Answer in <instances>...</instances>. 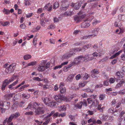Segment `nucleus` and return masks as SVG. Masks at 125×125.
<instances>
[{"instance_id":"f257e3e1","label":"nucleus","mask_w":125,"mask_h":125,"mask_svg":"<svg viewBox=\"0 0 125 125\" xmlns=\"http://www.w3.org/2000/svg\"><path fill=\"white\" fill-rule=\"evenodd\" d=\"M33 104L32 102H31L26 109L30 108L32 110V109L34 108L35 110V112L36 114L38 115L42 114L44 113V110L43 108H41L40 106H39L38 104L36 103H34L33 105H32Z\"/></svg>"},{"instance_id":"f03ea898","label":"nucleus","mask_w":125,"mask_h":125,"mask_svg":"<svg viewBox=\"0 0 125 125\" xmlns=\"http://www.w3.org/2000/svg\"><path fill=\"white\" fill-rule=\"evenodd\" d=\"M42 99L44 103L50 107H55L57 104V103L52 97H43Z\"/></svg>"},{"instance_id":"7ed1b4c3","label":"nucleus","mask_w":125,"mask_h":125,"mask_svg":"<svg viewBox=\"0 0 125 125\" xmlns=\"http://www.w3.org/2000/svg\"><path fill=\"white\" fill-rule=\"evenodd\" d=\"M76 96L75 95H71V96H68L66 98L62 95H61L60 94L56 95L54 97L55 100L57 102L60 103L62 100L66 102H69L70 101L72 98Z\"/></svg>"},{"instance_id":"20e7f679","label":"nucleus","mask_w":125,"mask_h":125,"mask_svg":"<svg viewBox=\"0 0 125 125\" xmlns=\"http://www.w3.org/2000/svg\"><path fill=\"white\" fill-rule=\"evenodd\" d=\"M79 16H76L74 18L75 21L77 23H78L83 21L86 17V15L82 11H80L78 13Z\"/></svg>"},{"instance_id":"39448f33","label":"nucleus","mask_w":125,"mask_h":125,"mask_svg":"<svg viewBox=\"0 0 125 125\" xmlns=\"http://www.w3.org/2000/svg\"><path fill=\"white\" fill-rule=\"evenodd\" d=\"M61 3V10H66L67 9L69 5L68 0H63Z\"/></svg>"},{"instance_id":"423d86ee","label":"nucleus","mask_w":125,"mask_h":125,"mask_svg":"<svg viewBox=\"0 0 125 125\" xmlns=\"http://www.w3.org/2000/svg\"><path fill=\"white\" fill-rule=\"evenodd\" d=\"M16 65L15 63H12L6 69L5 72L8 73H10L13 72L15 69Z\"/></svg>"},{"instance_id":"0eeeda50","label":"nucleus","mask_w":125,"mask_h":125,"mask_svg":"<svg viewBox=\"0 0 125 125\" xmlns=\"http://www.w3.org/2000/svg\"><path fill=\"white\" fill-rule=\"evenodd\" d=\"M124 75L123 73L121 71H119L117 72L115 74V76L117 77L116 78L118 80L121 81L123 80V78L124 76L123 75Z\"/></svg>"},{"instance_id":"6e6552de","label":"nucleus","mask_w":125,"mask_h":125,"mask_svg":"<svg viewBox=\"0 0 125 125\" xmlns=\"http://www.w3.org/2000/svg\"><path fill=\"white\" fill-rule=\"evenodd\" d=\"M73 55V53H72L71 51L69 52L65 53L62 56L61 58L62 60L64 59H68Z\"/></svg>"},{"instance_id":"1a4fd4ad","label":"nucleus","mask_w":125,"mask_h":125,"mask_svg":"<svg viewBox=\"0 0 125 125\" xmlns=\"http://www.w3.org/2000/svg\"><path fill=\"white\" fill-rule=\"evenodd\" d=\"M85 48H77L71 50L72 53H73V55L75 54L74 52H78L80 51H85Z\"/></svg>"},{"instance_id":"9d476101","label":"nucleus","mask_w":125,"mask_h":125,"mask_svg":"<svg viewBox=\"0 0 125 125\" xmlns=\"http://www.w3.org/2000/svg\"><path fill=\"white\" fill-rule=\"evenodd\" d=\"M98 32L96 30H93L91 31L92 34L87 36H86L87 38H90L95 36L96 35V34Z\"/></svg>"},{"instance_id":"9b49d317","label":"nucleus","mask_w":125,"mask_h":125,"mask_svg":"<svg viewBox=\"0 0 125 125\" xmlns=\"http://www.w3.org/2000/svg\"><path fill=\"white\" fill-rule=\"evenodd\" d=\"M92 74L91 76L93 78H95L97 77L96 75L97 74L99 73V71L97 69H94L92 70L91 72Z\"/></svg>"},{"instance_id":"f8f14e48","label":"nucleus","mask_w":125,"mask_h":125,"mask_svg":"<svg viewBox=\"0 0 125 125\" xmlns=\"http://www.w3.org/2000/svg\"><path fill=\"white\" fill-rule=\"evenodd\" d=\"M52 5L49 3L46 4L44 8V9H46L48 11H51L52 9Z\"/></svg>"},{"instance_id":"ddd939ff","label":"nucleus","mask_w":125,"mask_h":125,"mask_svg":"<svg viewBox=\"0 0 125 125\" xmlns=\"http://www.w3.org/2000/svg\"><path fill=\"white\" fill-rule=\"evenodd\" d=\"M18 80L17 79L16 81L13 82L12 83L9 85H8V88L9 89H10L11 90H12L14 89V87H13L18 83Z\"/></svg>"},{"instance_id":"4468645a","label":"nucleus","mask_w":125,"mask_h":125,"mask_svg":"<svg viewBox=\"0 0 125 125\" xmlns=\"http://www.w3.org/2000/svg\"><path fill=\"white\" fill-rule=\"evenodd\" d=\"M125 80H122L121 81L117 83L116 84L115 88L116 89L120 88V87L122 86L123 84L125 83Z\"/></svg>"},{"instance_id":"2eb2a0df","label":"nucleus","mask_w":125,"mask_h":125,"mask_svg":"<svg viewBox=\"0 0 125 125\" xmlns=\"http://www.w3.org/2000/svg\"><path fill=\"white\" fill-rule=\"evenodd\" d=\"M90 98L87 99V101L89 103H92L93 100L92 99H95L96 97V95L94 94L90 96Z\"/></svg>"},{"instance_id":"dca6fc26","label":"nucleus","mask_w":125,"mask_h":125,"mask_svg":"<svg viewBox=\"0 0 125 125\" xmlns=\"http://www.w3.org/2000/svg\"><path fill=\"white\" fill-rule=\"evenodd\" d=\"M75 65L73 62H72L70 64L68 65L67 66H66L64 67L63 69V71L65 72H67L68 70V69L73 66Z\"/></svg>"},{"instance_id":"f3484780","label":"nucleus","mask_w":125,"mask_h":125,"mask_svg":"<svg viewBox=\"0 0 125 125\" xmlns=\"http://www.w3.org/2000/svg\"><path fill=\"white\" fill-rule=\"evenodd\" d=\"M4 105V103L3 101H0V112L2 113L4 112L5 111V109H3L2 107Z\"/></svg>"},{"instance_id":"a211bd4d","label":"nucleus","mask_w":125,"mask_h":125,"mask_svg":"<svg viewBox=\"0 0 125 125\" xmlns=\"http://www.w3.org/2000/svg\"><path fill=\"white\" fill-rule=\"evenodd\" d=\"M45 69V67L44 65H39L37 68L38 70L40 72L44 71Z\"/></svg>"},{"instance_id":"6ab92c4d","label":"nucleus","mask_w":125,"mask_h":125,"mask_svg":"<svg viewBox=\"0 0 125 125\" xmlns=\"http://www.w3.org/2000/svg\"><path fill=\"white\" fill-rule=\"evenodd\" d=\"M90 25L89 21H87L86 22L83 23L82 24L81 27L82 28H87Z\"/></svg>"},{"instance_id":"aec40b11","label":"nucleus","mask_w":125,"mask_h":125,"mask_svg":"<svg viewBox=\"0 0 125 125\" xmlns=\"http://www.w3.org/2000/svg\"><path fill=\"white\" fill-rule=\"evenodd\" d=\"M123 51L122 50H121L118 52H117L116 53L112 55L110 58V59H112L114 58H115L117 56L119 55Z\"/></svg>"},{"instance_id":"412c9836","label":"nucleus","mask_w":125,"mask_h":125,"mask_svg":"<svg viewBox=\"0 0 125 125\" xmlns=\"http://www.w3.org/2000/svg\"><path fill=\"white\" fill-rule=\"evenodd\" d=\"M72 5L74 7L75 9H78L80 7L81 5L79 3H76L74 4L72 3Z\"/></svg>"},{"instance_id":"4be33fe9","label":"nucleus","mask_w":125,"mask_h":125,"mask_svg":"<svg viewBox=\"0 0 125 125\" xmlns=\"http://www.w3.org/2000/svg\"><path fill=\"white\" fill-rule=\"evenodd\" d=\"M118 18L119 20L123 21H125V15L122 14L118 15Z\"/></svg>"},{"instance_id":"5701e85b","label":"nucleus","mask_w":125,"mask_h":125,"mask_svg":"<svg viewBox=\"0 0 125 125\" xmlns=\"http://www.w3.org/2000/svg\"><path fill=\"white\" fill-rule=\"evenodd\" d=\"M75 75L73 74H72L70 75L67 77V80L68 81L71 82L73 80Z\"/></svg>"},{"instance_id":"b1692460","label":"nucleus","mask_w":125,"mask_h":125,"mask_svg":"<svg viewBox=\"0 0 125 125\" xmlns=\"http://www.w3.org/2000/svg\"><path fill=\"white\" fill-rule=\"evenodd\" d=\"M40 28V26L38 25L36 28H33L31 30V31L32 32H37L39 30Z\"/></svg>"},{"instance_id":"393cba45","label":"nucleus","mask_w":125,"mask_h":125,"mask_svg":"<svg viewBox=\"0 0 125 125\" xmlns=\"http://www.w3.org/2000/svg\"><path fill=\"white\" fill-rule=\"evenodd\" d=\"M83 103L82 102H80L76 104H75V107L76 108H78L79 109L81 108Z\"/></svg>"},{"instance_id":"a878e982","label":"nucleus","mask_w":125,"mask_h":125,"mask_svg":"<svg viewBox=\"0 0 125 125\" xmlns=\"http://www.w3.org/2000/svg\"><path fill=\"white\" fill-rule=\"evenodd\" d=\"M121 103L125 104V98L123 99L121 101L119 102L118 104H117L116 105V108H118L120 105Z\"/></svg>"},{"instance_id":"bb28decb","label":"nucleus","mask_w":125,"mask_h":125,"mask_svg":"<svg viewBox=\"0 0 125 125\" xmlns=\"http://www.w3.org/2000/svg\"><path fill=\"white\" fill-rule=\"evenodd\" d=\"M60 92L62 94H65L66 92V90L65 88H60Z\"/></svg>"},{"instance_id":"cd10ccee","label":"nucleus","mask_w":125,"mask_h":125,"mask_svg":"<svg viewBox=\"0 0 125 125\" xmlns=\"http://www.w3.org/2000/svg\"><path fill=\"white\" fill-rule=\"evenodd\" d=\"M31 56L29 54H27L23 56L24 59L25 60H28L31 58Z\"/></svg>"},{"instance_id":"c85d7f7f","label":"nucleus","mask_w":125,"mask_h":125,"mask_svg":"<svg viewBox=\"0 0 125 125\" xmlns=\"http://www.w3.org/2000/svg\"><path fill=\"white\" fill-rule=\"evenodd\" d=\"M56 28V26L55 24H52L48 26L47 28L48 29H53Z\"/></svg>"},{"instance_id":"c756f323","label":"nucleus","mask_w":125,"mask_h":125,"mask_svg":"<svg viewBox=\"0 0 125 125\" xmlns=\"http://www.w3.org/2000/svg\"><path fill=\"white\" fill-rule=\"evenodd\" d=\"M14 95V94H6L5 95V97L6 98L7 100H8L10 98L12 97Z\"/></svg>"},{"instance_id":"7c9ffc66","label":"nucleus","mask_w":125,"mask_h":125,"mask_svg":"<svg viewBox=\"0 0 125 125\" xmlns=\"http://www.w3.org/2000/svg\"><path fill=\"white\" fill-rule=\"evenodd\" d=\"M59 3L57 2H55L53 6V9H55L58 8L59 6Z\"/></svg>"},{"instance_id":"2f4dec72","label":"nucleus","mask_w":125,"mask_h":125,"mask_svg":"<svg viewBox=\"0 0 125 125\" xmlns=\"http://www.w3.org/2000/svg\"><path fill=\"white\" fill-rule=\"evenodd\" d=\"M59 109L60 111H65L66 110V107L64 105H63L59 107Z\"/></svg>"},{"instance_id":"473e14b6","label":"nucleus","mask_w":125,"mask_h":125,"mask_svg":"<svg viewBox=\"0 0 125 125\" xmlns=\"http://www.w3.org/2000/svg\"><path fill=\"white\" fill-rule=\"evenodd\" d=\"M104 108V106H102L101 104L99 105L98 107V109L100 112H102Z\"/></svg>"},{"instance_id":"72a5a7b5","label":"nucleus","mask_w":125,"mask_h":125,"mask_svg":"<svg viewBox=\"0 0 125 125\" xmlns=\"http://www.w3.org/2000/svg\"><path fill=\"white\" fill-rule=\"evenodd\" d=\"M37 63L36 61H34L30 62L26 66V67L31 66H33L35 65Z\"/></svg>"},{"instance_id":"f704fd0d","label":"nucleus","mask_w":125,"mask_h":125,"mask_svg":"<svg viewBox=\"0 0 125 125\" xmlns=\"http://www.w3.org/2000/svg\"><path fill=\"white\" fill-rule=\"evenodd\" d=\"M77 59L79 60L80 62L84 61L83 56H80L77 57Z\"/></svg>"},{"instance_id":"c9c22d12","label":"nucleus","mask_w":125,"mask_h":125,"mask_svg":"<svg viewBox=\"0 0 125 125\" xmlns=\"http://www.w3.org/2000/svg\"><path fill=\"white\" fill-rule=\"evenodd\" d=\"M86 83V81L81 82L79 83V86L80 87H83L85 85Z\"/></svg>"},{"instance_id":"e433bc0d","label":"nucleus","mask_w":125,"mask_h":125,"mask_svg":"<svg viewBox=\"0 0 125 125\" xmlns=\"http://www.w3.org/2000/svg\"><path fill=\"white\" fill-rule=\"evenodd\" d=\"M125 112L124 111H122L120 112H119V117L120 118V120L119 121H121L123 119L121 117L125 114Z\"/></svg>"},{"instance_id":"4c0bfd02","label":"nucleus","mask_w":125,"mask_h":125,"mask_svg":"<svg viewBox=\"0 0 125 125\" xmlns=\"http://www.w3.org/2000/svg\"><path fill=\"white\" fill-rule=\"evenodd\" d=\"M85 90L86 92L90 93H93L94 91L93 89L88 88H86ZM85 90V89L83 90V91Z\"/></svg>"},{"instance_id":"58836bf2","label":"nucleus","mask_w":125,"mask_h":125,"mask_svg":"<svg viewBox=\"0 0 125 125\" xmlns=\"http://www.w3.org/2000/svg\"><path fill=\"white\" fill-rule=\"evenodd\" d=\"M84 44V42L82 41L75 43L74 44V45L75 46H81Z\"/></svg>"},{"instance_id":"ea45409f","label":"nucleus","mask_w":125,"mask_h":125,"mask_svg":"<svg viewBox=\"0 0 125 125\" xmlns=\"http://www.w3.org/2000/svg\"><path fill=\"white\" fill-rule=\"evenodd\" d=\"M108 59V57H106L102 58V59L100 60L99 61V62H106Z\"/></svg>"},{"instance_id":"a19ab883","label":"nucleus","mask_w":125,"mask_h":125,"mask_svg":"<svg viewBox=\"0 0 125 125\" xmlns=\"http://www.w3.org/2000/svg\"><path fill=\"white\" fill-rule=\"evenodd\" d=\"M91 122H92L93 124H95L96 122V121L95 119L92 118L90 119L88 121V123H89Z\"/></svg>"},{"instance_id":"79ce46f5","label":"nucleus","mask_w":125,"mask_h":125,"mask_svg":"<svg viewBox=\"0 0 125 125\" xmlns=\"http://www.w3.org/2000/svg\"><path fill=\"white\" fill-rule=\"evenodd\" d=\"M105 97V94H101L99 96V98L100 100H103Z\"/></svg>"},{"instance_id":"37998d69","label":"nucleus","mask_w":125,"mask_h":125,"mask_svg":"<svg viewBox=\"0 0 125 125\" xmlns=\"http://www.w3.org/2000/svg\"><path fill=\"white\" fill-rule=\"evenodd\" d=\"M13 116V115H12L11 114L9 118H8L7 121V122L8 123L12 121L13 119L14 118Z\"/></svg>"},{"instance_id":"c03bdc74","label":"nucleus","mask_w":125,"mask_h":125,"mask_svg":"<svg viewBox=\"0 0 125 125\" xmlns=\"http://www.w3.org/2000/svg\"><path fill=\"white\" fill-rule=\"evenodd\" d=\"M92 55L93 56L96 57H100L101 56V55L96 52H94L92 53Z\"/></svg>"},{"instance_id":"a18cd8bd","label":"nucleus","mask_w":125,"mask_h":125,"mask_svg":"<svg viewBox=\"0 0 125 125\" xmlns=\"http://www.w3.org/2000/svg\"><path fill=\"white\" fill-rule=\"evenodd\" d=\"M92 103L93 105H96L98 104H99L98 101L96 99L94 100V101H93Z\"/></svg>"},{"instance_id":"49530a36","label":"nucleus","mask_w":125,"mask_h":125,"mask_svg":"<svg viewBox=\"0 0 125 125\" xmlns=\"http://www.w3.org/2000/svg\"><path fill=\"white\" fill-rule=\"evenodd\" d=\"M49 42L51 44H55V40L53 38H51L49 39Z\"/></svg>"},{"instance_id":"de8ad7c7","label":"nucleus","mask_w":125,"mask_h":125,"mask_svg":"<svg viewBox=\"0 0 125 125\" xmlns=\"http://www.w3.org/2000/svg\"><path fill=\"white\" fill-rule=\"evenodd\" d=\"M73 14V12L71 11H68L66 12H65L63 15L66 16H69Z\"/></svg>"},{"instance_id":"09e8293b","label":"nucleus","mask_w":125,"mask_h":125,"mask_svg":"<svg viewBox=\"0 0 125 125\" xmlns=\"http://www.w3.org/2000/svg\"><path fill=\"white\" fill-rule=\"evenodd\" d=\"M12 115H13V116L14 118H17L20 115V114L18 113H17L15 114H12Z\"/></svg>"},{"instance_id":"8fccbe9b","label":"nucleus","mask_w":125,"mask_h":125,"mask_svg":"<svg viewBox=\"0 0 125 125\" xmlns=\"http://www.w3.org/2000/svg\"><path fill=\"white\" fill-rule=\"evenodd\" d=\"M115 81V79L113 77L110 78L109 80V82L110 83H113Z\"/></svg>"},{"instance_id":"3c124183","label":"nucleus","mask_w":125,"mask_h":125,"mask_svg":"<svg viewBox=\"0 0 125 125\" xmlns=\"http://www.w3.org/2000/svg\"><path fill=\"white\" fill-rule=\"evenodd\" d=\"M44 21V20L43 19H41L40 24L42 26H44L45 25V23Z\"/></svg>"},{"instance_id":"603ef678","label":"nucleus","mask_w":125,"mask_h":125,"mask_svg":"<svg viewBox=\"0 0 125 125\" xmlns=\"http://www.w3.org/2000/svg\"><path fill=\"white\" fill-rule=\"evenodd\" d=\"M25 5H31L30 1L29 0H25L24 2Z\"/></svg>"},{"instance_id":"864d4df0","label":"nucleus","mask_w":125,"mask_h":125,"mask_svg":"<svg viewBox=\"0 0 125 125\" xmlns=\"http://www.w3.org/2000/svg\"><path fill=\"white\" fill-rule=\"evenodd\" d=\"M17 76L16 75H13L12 77L10 79L11 81L12 82L14 80H16L17 79Z\"/></svg>"},{"instance_id":"5fc2aeb1","label":"nucleus","mask_w":125,"mask_h":125,"mask_svg":"<svg viewBox=\"0 0 125 125\" xmlns=\"http://www.w3.org/2000/svg\"><path fill=\"white\" fill-rule=\"evenodd\" d=\"M118 94L120 95H123L125 94V90H120L118 92Z\"/></svg>"},{"instance_id":"6e6d98bb","label":"nucleus","mask_w":125,"mask_h":125,"mask_svg":"<svg viewBox=\"0 0 125 125\" xmlns=\"http://www.w3.org/2000/svg\"><path fill=\"white\" fill-rule=\"evenodd\" d=\"M73 62L75 65L79 64L80 62L79 60L77 59V57L75 59Z\"/></svg>"},{"instance_id":"4d7b16f0","label":"nucleus","mask_w":125,"mask_h":125,"mask_svg":"<svg viewBox=\"0 0 125 125\" xmlns=\"http://www.w3.org/2000/svg\"><path fill=\"white\" fill-rule=\"evenodd\" d=\"M10 24V23L8 22H5L1 23V24L2 26H5L8 25Z\"/></svg>"},{"instance_id":"13d9d810","label":"nucleus","mask_w":125,"mask_h":125,"mask_svg":"<svg viewBox=\"0 0 125 125\" xmlns=\"http://www.w3.org/2000/svg\"><path fill=\"white\" fill-rule=\"evenodd\" d=\"M91 47V44H87V45H84L83 47H82L83 48H85V51L86 50L88 49V48Z\"/></svg>"},{"instance_id":"bf43d9fd","label":"nucleus","mask_w":125,"mask_h":125,"mask_svg":"<svg viewBox=\"0 0 125 125\" xmlns=\"http://www.w3.org/2000/svg\"><path fill=\"white\" fill-rule=\"evenodd\" d=\"M4 13L6 14H8L10 13V11L8 10L4 9L3 10Z\"/></svg>"},{"instance_id":"052dcab7","label":"nucleus","mask_w":125,"mask_h":125,"mask_svg":"<svg viewBox=\"0 0 125 125\" xmlns=\"http://www.w3.org/2000/svg\"><path fill=\"white\" fill-rule=\"evenodd\" d=\"M33 80L36 81H42V79L38 77H34L33 78Z\"/></svg>"},{"instance_id":"680f3d73","label":"nucleus","mask_w":125,"mask_h":125,"mask_svg":"<svg viewBox=\"0 0 125 125\" xmlns=\"http://www.w3.org/2000/svg\"><path fill=\"white\" fill-rule=\"evenodd\" d=\"M113 114L115 116H118L119 115V112L118 111L116 110L114 112Z\"/></svg>"},{"instance_id":"e2e57ef3","label":"nucleus","mask_w":125,"mask_h":125,"mask_svg":"<svg viewBox=\"0 0 125 125\" xmlns=\"http://www.w3.org/2000/svg\"><path fill=\"white\" fill-rule=\"evenodd\" d=\"M81 77V75L80 74H78L75 77L76 79L77 80H79L80 79Z\"/></svg>"},{"instance_id":"0e129e2a","label":"nucleus","mask_w":125,"mask_h":125,"mask_svg":"<svg viewBox=\"0 0 125 125\" xmlns=\"http://www.w3.org/2000/svg\"><path fill=\"white\" fill-rule=\"evenodd\" d=\"M22 97L26 99H28L30 97V96L29 94H27L26 95L23 94L22 95Z\"/></svg>"},{"instance_id":"69168bd1","label":"nucleus","mask_w":125,"mask_h":125,"mask_svg":"<svg viewBox=\"0 0 125 125\" xmlns=\"http://www.w3.org/2000/svg\"><path fill=\"white\" fill-rule=\"evenodd\" d=\"M99 54L101 55L104 54L105 52V50H99Z\"/></svg>"},{"instance_id":"338daca9","label":"nucleus","mask_w":125,"mask_h":125,"mask_svg":"<svg viewBox=\"0 0 125 125\" xmlns=\"http://www.w3.org/2000/svg\"><path fill=\"white\" fill-rule=\"evenodd\" d=\"M20 27L22 29H25L26 28V26L25 24L24 23L21 24Z\"/></svg>"},{"instance_id":"774afa93","label":"nucleus","mask_w":125,"mask_h":125,"mask_svg":"<svg viewBox=\"0 0 125 125\" xmlns=\"http://www.w3.org/2000/svg\"><path fill=\"white\" fill-rule=\"evenodd\" d=\"M121 59L123 60H125V53L122 54L121 56Z\"/></svg>"}]
</instances>
